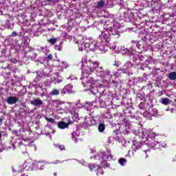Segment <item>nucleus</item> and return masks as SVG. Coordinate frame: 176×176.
<instances>
[{
  "instance_id": "obj_28",
  "label": "nucleus",
  "mask_w": 176,
  "mask_h": 176,
  "mask_svg": "<svg viewBox=\"0 0 176 176\" xmlns=\"http://www.w3.org/2000/svg\"><path fill=\"white\" fill-rule=\"evenodd\" d=\"M104 42L106 43H109V42H111V37H109V36L104 40Z\"/></svg>"
},
{
  "instance_id": "obj_36",
  "label": "nucleus",
  "mask_w": 176,
  "mask_h": 176,
  "mask_svg": "<svg viewBox=\"0 0 176 176\" xmlns=\"http://www.w3.org/2000/svg\"><path fill=\"white\" fill-rule=\"evenodd\" d=\"M83 46H84V47H89V46H90V44H89V43L83 44Z\"/></svg>"
},
{
  "instance_id": "obj_17",
  "label": "nucleus",
  "mask_w": 176,
  "mask_h": 176,
  "mask_svg": "<svg viewBox=\"0 0 176 176\" xmlns=\"http://www.w3.org/2000/svg\"><path fill=\"white\" fill-rule=\"evenodd\" d=\"M108 36H109V35L105 32H102V34L100 35V38H101L102 41H105Z\"/></svg>"
},
{
  "instance_id": "obj_33",
  "label": "nucleus",
  "mask_w": 176,
  "mask_h": 176,
  "mask_svg": "<svg viewBox=\"0 0 176 176\" xmlns=\"http://www.w3.org/2000/svg\"><path fill=\"white\" fill-rule=\"evenodd\" d=\"M112 82H113V86H114V87H118V82L112 81Z\"/></svg>"
},
{
  "instance_id": "obj_6",
  "label": "nucleus",
  "mask_w": 176,
  "mask_h": 176,
  "mask_svg": "<svg viewBox=\"0 0 176 176\" xmlns=\"http://www.w3.org/2000/svg\"><path fill=\"white\" fill-rule=\"evenodd\" d=\"M90 65H91V68H92V71H94V69H98L100 65V62L96 60L94 62L91 63Z\"/></svg>"
},
{
  "instance_id": "obj_39",
  "label": "nucleus",
  "mask_w": 176,
  "mask_h": 176,
  "mask_svg": "<svg viewBox=\"0 0 176 176\" xmlns=\"http://www.w3.org/2000/svg\"><path fill=\"white\" fill-rule=\"evenodd\" d=\"M0 138H2V133L0 132Z\"/></svg>"
},
{
  "instance_id": "obj_25",
  "label": "nucleus",
  "mask_w": 176,
  "mask_h": 176,
  "mask_svg": "<svg viewBox=\"0 0 176 176\" xmlns=\"http://www.w3.org/2000/svg\"><path fill=\"white\" fill-rule=\"evenodd\" d=\"M10 62L12 63V64H17V60L16 59V58H12L10 59Z\"/></svg>"
},
{
  "instance_id": "obj_19",
  "label": "nucleus",
  "mask_w": 176,
  "mask_h": 176,
  "mask_svg": "<svg viewBox=\"0 0 176 176\" xmlns=\"http://www.w3.org/2000/svg\"><path fill=\"white\" fill-rule=\"evenodd\" d=\"M97 170V175H102V174H104V170H102V168H99L98 166V168L96 169Z\"/></svg>"
},
{
  "instance_id": "obj_14",
  "label": "nucleus",
  "mask_w": 176,
  "mask_h": 176,
  "mask_svg": "<svg viewBox=\"0 0 176 176\" xmlns=\"http://www.w3.org/2000/svg\"><path fill=\"white\" fill-rule=\"evenodd\" d=\"M88 168H89L91 171H96L97 170V168H98V166H94L91 164H89L88 165Z\"/></svg>"
},
{
  "instance_id": "obj_26",
  "label": "nucleus",
  "mask_w": 176,
  "mask_h": 176,
  "mask_svg": "<svg viewBox=\"0 0 176 176\" xmlns=\"http://www.w3.org/2000/svg\"><path fill=\"white\" fill-rule=\"evenodd\" d=\"M112 31H114L115 34H116L117 35H119V34H120V31H119L118 28H113Z\"/></svg>"
},
{
  "instance_id": "obj_5",
  "label": "nucleus",
  "mask_w": 176,
  "mask_h": 176,
  "mask_svg": "<svg viewBox=\"0 0 176 176\" xmlns=\"http://www.w3.org/2000/svg\"><path fill=\"white\" fill-rule=\"evenodd\" d=\"M19 101V98L14 96H10L7 99V102L10 105H13V104H16Z\"/></svg>"
},
{
  "instance_id": "obj_23",
  "label": "nucleus",
  "mask_w": 176,
  "mask_h": 176,
  "mask_svg": "<svg viewBox=\"0 0 176 176\" xmlns=\"http://www.w3.org/2000/svg\"><path fill=\"white\" fill-rule=\"evenodd\" d=\"M137 145H138V143H134L132 146L133 148V152H137V151H138V149H140V148L137 147Z\"/></svg>"
},
{
  "instance_id": "obj_7",
  "label": "nucleus",
  "mask_w": 176,
  "mask_h": 176,
  "mask_svg": "<svg viewBox=\"0 0 176 176\" xmlns=\"http://www.w3.org/2000/svg\"><path fill=\"white\" fill-rule=\"evenodd\" d=\"M54 79V82L55 84L61 83V82H63V78L61 77V76H58L57 74L55 75Z\"/></svg>"
},
{
  "instance_id": "obj_44",
  "label": "nucleus",
  "mask_w": 176,
  "mask_h": 176,
  "mask_svg": "<svg viewBox=\"0 0 176 176\" xmlns=\"http://www.w3.org/2000/svg\"><path fill=\"white\" fill-rule=\"evenodd\" d=\"M155 148H157L158 147H155Z\"/></svg>"
},
{
  "instance_id": "obj_27",
  "label": "nucleus",
  "mask_w": 176,
  "mask_h": 176,
  "mask_svg": "<svg viewBox=\"0 0 176 176\" xmlns=\"http://www.w3.org/2000/svg\"><path fill=\"white\" fill-rule=\"evenodd\" d=\"M17 32H12V33L11 34L10 36H12L13 38H16V36H17Z\"/></svg>"
},
{
  "instance_id": "obj_8",
  "label": "nucleus",
  "mask_w": 176,
  "mask_h": 176,
  "mask_svg": "<svg viewBox=\"0 0 176 176\" xmlns=\"http://www.w3.org/2000/svg\"><path fill=\"white\" fill-rule=\"evenodd\" d=\"M98 130L99 133H104L105 131V124L104 123L99 124Z\"/></svg>"
},
{
  "instance_id": "obj_2",
  "label": "nucleus",
  "mask_w": 176,
  "mask_h": 176,
  "mask_svg": "<svg viewBox=\"0 0 176 176\" xmlns=\"http://www.w3.org/2000/svg\"><path fill=\"white\" fill-rule=\"evenodd\" d=\"M82 74H86L87 75L91 74L92 72H94L93 69L91 68V65H89V64H83L82 65Z\"/></svg>"
},
{
  "instance_id": "obj_16",
  "label": "nucleus",
  "mask_w": 176,
  "mask_h": 176,
  "mask_svg": "<svg viewBox=\"0 0 176 176\" xmlns=\"http://www.w3.org/2000/svg\"><path fill=\"white\" fill-rule=\"evenodd\" d=\"M104 5H105V1L101 0V1L98 2L96 8H104Z\"/></svg>"
},
{
  "instance_id": "obj_29",
  "label": "nucleus",
  "mask_w": 176,
  "mask_h": 176,
  "mask_svg": "<svg viewBox=\"0 0 176 176\" xmlns=\"http://www.w3.org/2000/svg\"><path fill=\"white\" fill-rule=\"evenodd\" d=\"M147 152H151V150L147 149V151L146 150L144 151L143 153H144L145 157H148Z\"/></svg>"
},
{
  "instance_id": "obj_10",
  "label": "nucleus",
  "mask_w": 176,
  "mask_h": 176,
  "mask_svg": "<svg viewBox=\"0 0 176 176\" xmlns=\"http://www.w3.org/2000/svg\"><path fill=\"white\" fill-rule=\"evenodd\" d=\"M113 140H115L116 141H119L120 140V138L122 137V133L115 132L113 135Z\"/></svg>"
},
{
  "instance_id": "obj_3",
  "label": "nucleus",
  "mask_w": 176,
  "mask_h": 176,
  "mask_svg": "<svg viewBox=\"0 0 176 176\" xmlns=\"http://www.w3.org/2000/svg\"><path fill=\"white\" fill-rule=\"evenodd\" d=\"M30 104L31 105H34V107H41V105H43V102L41 98H37L30 100Z\"/></svg>"
},
{
  "instance_id": "obj_20",
  "label": "nucleus",
  "mask_w": 176,
  "mask_h": 176,
  "mask_svg": "<svg viewBox=\"0 0 176 176\" xmlns=\"http://www.w3.org/2000/svg\"><path fill=\"white\" fill-rule=\"evenodd\" d=\"M55 146L56 148H58L60 149V151H65V146L63 144H58L55 145Z\"/></svg>"
},
{
  "instance_id": "obj_35",
  "label": "nucleus",
  "mask_w": 176,
  "mask_h": 176,
  "mask_svg": "<svg viewBox=\"0 0 176 176\" xmlns=\"http://www.w3.org/2000/svg\"><path fill=\"white\" fill-rule=\"evenodd\" d=\"M113 65H115L116 67H119V63H117L116 61H115Z\"/></svg>"
},
{
  "instance_id": "obj_4",
  "label": "nucleus",
  "mask_w": 176,
  "mask_h": 176,
  "mask_svg": "<svg viewBox=\"0 0 176 176\" xmlns=\"http://www.w3.org/2000/svg\"><path fill=\"white\" fill-rule=\"evenodd\" d=\"M69 124H74V122H69L68 123H66L64 121H60L58 122V129H67Z\"/></svg>"
},
{
  "instance_id": "obj_38",
  "label": "nucleus",
  "mask_w": 176,
  "mask_h": 176,
  "mask_svg": "<svg viewBox=\"0 0 176 176\" xmlns=\"http://www.w3.org/2000/svg\"><path fill=\"white\" fill-rule=\"evenodd\" d=\"M47 2H54V0H46Z\"/></svg>"
},
{
  "instance_id": "obj_42",
  "label": "nucleus",
  "mask_w": 176,
  "mask_h": 176,
  "mask_svg": "<svg viewBox=\"0 0 176 176\" xmlns=\"http://www.w3.org/2000/svg\"><path fill=\"white\" fill-rule=\"evenodd\" d=\"M151 2H153V0H151Z\"/></svg>"
},
{
  "instance_id": "obj_43",
  "label": "nucleus",
  "mask_w": 176,
  "mask_h": 176,
  "mask_svg": "<svg viewBox=\"0 0 176 176\" xmlns=\"http://www.w3.org/2000/svg\"><path fill=\"white\" fill-rule=\"evenodd\" d=\"M148 176H151V175H148Z\"/></svg>"
},
{
  "instance_id": "obj_1",
  "label": "nucleus",
  "mask_w": 176,
  "mask_h": 176,
  "mask_svg": "<svg viewBox=\"0 0 176 176\" xmlns=\"http://www.w3.org/2000/svg\"><path fill=\"white\" fill-rule=\"evenodd\" d=\"M43 163L39 162L34 164V162L28 160L25 161L23 165V168H21L20 166H12V171L16 176H28L29 171H34L36 168L39 170H43L45 165H42Z\"/></svg>"
},
{
  "instance_id": "obj_22",
  "label": "nucleus",
  "mask_w": 176,
  "mask_h": 176,
  "mask_svg": "<svg viewBox=\"0 0 176 176\" xmlns=\"http://www.w3.org/2000/svg\"><path fill=\"white\" fill-rule=\"evenodd\" d=\"M45 120L47 122H49V123H54V118H48V117H45Z\"/></svg>"
},
{
  "instance_id": "obj_24",
  "label": "nucleus",
  "mask_w": 176,
  "mask_h": 176,
  "mask_svg": "<svg viewBox=\"0 0 176 176\" xmlns=\"http://www.w3.org/2000/svg\"><path fill=\"white\" fill-rule=\"evenodd\" d=\"M67 93H69V91H68V87H65L62 91V94H67Z\"/></svg>"
},
{
  "instance_id": "obj_12",
  "label": "nucleus",
  "mask_w": 176,
  "mask_h": 176,
  "mask_svg": "<svg viewBox=\"0 0 176 176\" xmlns=\"http://www.w3.org/2000/svg\"><path fill=\"white\" fill-rule=\"evenodd\" d=\"M102 155L104 160H107L109 157V156L110 157H112V155H111V153L109 151L103 152Z\"/></svg>"
},
{
  "instance_id": "obj_21",
  "label": "nucleus",
  "mask_w": 176,
  "mask_h": 176,
  "mask_svg": "<svg viewBox=\"0 0 176 176\" xmlns=\"http://www.w3.org/2000/svg\"><path fill=\"white\" fill-rule=\"evenodd\" d=\"M48 42L52 45H54V43H57V39L56 38H52L48 40Z\"/></svg>"
},
{
  "instance_id": "obj_37",
  "label": "nucleus",
  "mask_w": 176,
  "mask_h": 176,
  "mask_svg": "<svg viewBox=\"0 0 176 176\" xmlns=\"http://www.w3.org/2000/svg\"><path fill=\"white\" fill-rule=\"evenodd\" d=\"M3 122V118H2V117H0V124H2Z\"/></svg>"
},
{
  "instance_id": "obj_32",
  "label": "nucleus",
  "mask_w": 176,
  "mask_h": 176,
  "mask_svg": "<svg viewBox=\"0 0 176 176\" xmlns=\"http://www.w3.org/2000/svg\"><path fill=\"white\" fill-rule=\"evenodd\" d=\"M80 52H83V45H78Z\"/></svg>"
},
{
  "instance_id": "obj_31",
  "label": "nucleus",
  "mask_w": 176,
  "mask_h": 176,
  "mask_svg": "<svg viewBox=\"0 0 176 176\" xmlns=\"http://www.w3.org/2000/svg\"><path fill=\"white\" fill-rule=\"evenodd\" d=\"M47 58L48 60H53V55L49 54V55L47 56Z\"/></svg>"
},
{
  "instance_id": "obj_9",
  "label": "nucleus",
  "mask_w": 176,
  "mask_h": 176,
  "mask_svg": "<svg viewBox=\"0 0 176 176\" xmlns=\"http://www.w3.org/2000/svg\"><path fill=\"white\" fill-rule=\"evenodd\" d=\"M168 78L170 79V80H176V72H170Z\"/></svg>"
},
{
  "instance_id": "obj_11",
  "label": "nucleus",
  "mask_w": 176,
  "mask_h": 176,
  "mask_svg": "<svg viewBox=\"0 0 176 176\" xmlns=\"http://www.w3.org/2000/svg\"><path fill=\"white\" fill-rule=\"evenodd\" d=\"M161 102L163 105H170V104H171V101L167 98H162Z\"/></svg>"
},
{
  "instance_id": "obj_34",
  "label": "nucleus",
  "mask_w": 176,
  "mask_h": 176,
  "mask_svg": "<svg viewBox=\"0 0 176 176\" xmlns=\"http://www.w3.org/2000/svg\"><path fill=\"white\" fill-rule=\"evenodd\" d=\"M109 166H111V165L106 162V164H104V166H103L102 168H105V167H109Z\"/></svg>"
},
{
  "instance_id": "obj_18",
  "label": "nucleus",
  "mask_w": 176,
  "mask_h": 176,
  "mask_svg": "<svg viewBox=\"0 0 176 176\" xmlns=\"http://www.w3.org/2000/svg\"><path fill=\"white\" fill-rule=\"evenodd\" d=\"M127 162V160L126 158H120L118 160V163L121 164V166H124V163Z\"/></svg>"
},
{
  "instance_id": "obj_15",
  "label": "nucleus",
  "mask_w": 176,
  "mask_h": 176,
  "mask_svg": "<svg viewBox=\"0 0 176 176\" xmlns=\"http://www.w3.org/2000/svg\"><path fill=\"white\" fill-rule=\"evenodd\" d=\"M131 43L133 45V46L131 47V49H133V47H138V49H140V46H141L140 45V42H138V41H132Z\"/></svg>"
},
{
  "instance_id": "obj_13",
  "label": "nucleus",
  "mask_w": 176,
  "mask_h": 176,
  "mask_svg": "<svg viewBox=\"0 0 176 176\" xmlns=\"http://www.w3.org/2000/svg\"><path fill=\"white\" fill-rule=\"evenodd\" d=\"M58 94H60V91L58 89H53L50 93V95H51L52 96H58Z\"/></svg>"
},
{
  "instance_id": "obj_40",
  "label": "nucleus",
  "mask_w": 176,
  "mask_h": 176,
  "mask_svg": "<svg viewBox=\"0 0 176 176\" xmlns=\"http://www.w3.org/2000/svg\"><path fill=\"white\" fill-rule=\"evenodd\" d=\"M72 138H74V137H75V135H74V133H72Z\"/></svg>"
},
{
  "instance_id": "obj_30",
  "label": "nucleus",
  "mask_w": 176,
  "mask_h": 176,
  "mask_svg": "<svg viewBox=\"0 0 176 176\" xmlns=\"http://www.w3.org/2000/svg\"><path fill=\"white\" fill-rule=\"evenodd\" d=\"M96 71H100V72H104V68L102 67H98Z\"/></svg>"
},
{
  "instance_id": "obj_41",
  "label": "nucleus",
  "mask_w": 176,
  "mask_h": 176,
  "mask_svg": "<svg viewBox=\"0 0 176 176\" xmlns=\"http://www.w3.org/2000/svg\"><path fill=\"white\" fill-rule=\"evenodd\" d=\"M103 162L105 163V162H102H102H101V164H102Z\"/></svg>"
}]
</instances>
